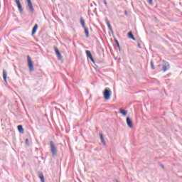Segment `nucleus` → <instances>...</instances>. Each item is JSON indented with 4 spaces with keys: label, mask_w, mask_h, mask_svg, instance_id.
Instances as JSON below:
<instances>
[{
    "label": "nucleus",
    "mask_w": 182,
    "mask_h": 182,
    "mask_svg": "<svg viewBox=\"0 0 182 182\" xmlns=\"http://www.w3.org/2000/svg\"><path fill=\"white\" fill-rule=\"evenodd\" d=\"M8 76V73L6 72V70H3V79L4 82H6V77Z\"/></svg>",
    "instance_id": "14"
},
{
    "label": "nucleus",
    "mask_w": 182,
    "mask_h": 182,
    "mask_svg": "<svg viewBox=\"0 0 182 182\" xmlns=\"http://www.w3.org/2000/svg\"><path fill=\"white\" fill-rule=\"evenodd\" d=\"M50 149L53 157H56L58 156V147L55 145V143L53 141H50Z\"/></svg>",
    "instance_id": "1"
},
{
    "label": "nucleus",
    "mask_w": 182,
    "mask_h": 182,
    "mask_svg": "<svg viewBox=\"0 0 182 182\" xmlns=\"http://www.w3.org/2000/svg\"><path fill=\"white\" fill-rule=\"evenodd\" d=\"M25 144H26V146H27V147H29V146H31V144H29V139H26Z\"/></svg>",
    "instance_id": "21"
},
{
    "label": "nucleus",
    "mask_w": 182,
    "mask_h": 182,
    "mask_svg": "<svg viewBox=\"0 0 182 182\" xmlns=\"http://www.w3.org/2000/svg\"><path fill=\"white\" fill-rule=\"evenodd\" d=\"M100 137L101 143H102L104 146H106V141H105V137H103V134L100 133Z\"/></svg>",
    "instance_id": "12"
},
{
    "label": "nucleus",
    "mask_w": 182,
    "mask_h": 182,
    "mask_svg": "<svg viewBox=\"0 0 182 182\" xmlns=\"http://www.w3.org/2000/svg\"><path fill=\"white\" fill-rule=\"evenodd\" d=\"M119 113L122 114V116H127V110H124L123 109H119Z\"/></svg>",
    "instance_id": "17"
},
{
    "label": "nucleus",
    "mask_w": 182,
    "mask_h": 182,
    "mask_svg": "<svg viewBox=\"0 0 182 182\" xmlns=\"http://www.w3.org/2000/svg\"><path fill=\"white\" fill-rule=\"evenodd\" d=\"M27 1V6L30 11L31 14H33L35 12V9H33V4H32V1L26 0Z\"/></svg>",
    "instance_id": "6"
},
{
    "label": "nucleus",
    "mask_w": 182,
    "mask_h": 182,
    "mask_svg": "<svg viewBox=\"0 0 182 182\" xmlns=\"http://www.w3.org/2000/svg\"><path fill=\"white\" fill-rule=\"evenodd\" d=\"M91 6H93V4H91Z\"/></svg>",
    "instance_id": "29"
},
{
    "label": "nucleus",
    "mask_w": 182,
    "mask_h": 182,
    "mask_svg": "<svg viewBox=\"0 0 182 182\" xmlns=\"http://www.w3.org/2000/svg\"><path fill=\"white\" fill-rule=\"evenodd\" d=\"M162 168H164V165H161Z\"/></svg>",
    "instance_id": "27"
},
{
    "label": "nucleus",
    "mask_w": 182,
    "mask_h": 182,
    "mask_svg": "<svg viewBox=\"0 0 182 182\" xmlns=\"http://www.w3.org/2000/svg\"><path fill=\"white\" fill-rule=\"evenodd\" d=\"M170 69V63L166 60H163V65H162V70L163 72H166V70H168Z\"/></svg>",
    "instance_id": "5"
},
{
    "label": "nucleus",
    "mask_w": 182,
    "mask_h": 182,
    "mask_svg": "<svg viewBox=\"0 0 182 182\" xmlns=\"http://www.w3.org/2000/svg\"><path fill=\"white\" fill-rule=\"evenodd\" d=\"M151 68L152 70H154L155 68H154V63L153 62V60H151Z\"/></svg>",
    "instance_id": "22"
},
{
    "label": "nucleus",
    "mask_w": 182,
    "mask_h": 182,
    "mask_svg": "<svg viewBox=\"0 0 182 182\" xmlns=\"http://www.w3.org/2000/svg\"><path fill=\"white\" fill-rule=\"evenodd\" d=\"M95 6H96L97 5H96V3H95Z\"/></svg>",
    "instance_id": "28"
},
{
    "label": "nucleus",
    "mask_w": 182,
    "mask_h": 182,
    "mask_svg": "<svg viewBox=\"0 0 182 182\" xmlns=\"http://www.w3.org/2000/svg\"><path fill=\"white\" fill-rule=\"evenodd\" d=\"M85 53L87 55V58L90 59L91 62H92V63H94V65H95L96 66V62L95 61V59L93 58V55H92V53L90 52V50H86Z\"/></svg>",
    "instance_id": "4"
},
{
    "label": "nucleus",
    "mask_w": 182,
    "mask_h": 182,
    "mask_svg": "<svg viewBox=\"0 0 182 182\" xmlns=\"http://www.w3.org/2000/svg\"><path fill=\"white\" fill-rule=\"evenodd\" d=\"M80 22L81 26H82V28H86V23H85V19H83L82 17L80 18Z\"/></svg>",
    "instance_id": "16"
},
{
    "label": "nucleus",
    "mask_w": 182,
    "mask_h": 182,
    "mask_svg": "<svg viewBox=\"0 0 182 182\" xmlns=\"http://www.w3.org/2000/svg\"><path fill=\"white\" fill-rule=\"evenodd\" d=\"M27 63H28L29 70L32 72L33 70V61H32V59L29 55H27Z\"/></svg>",
    "instance_id": "3"
},
{
    "label": "nucleus",
    "mask_w": 182,
    "mask_h": 182,
    "mask_svg": "<svg viewBox=\"0 0 182 182\" xmlns=\"http://www.w3.org/2000/svg\"><path fill=\"white\" fill-rule=\"evenodd\" d=\"M137 46L139 49H141V46L140 45V43H138Z\"/></svg>",
    "instance_id": "25"
},
{
    "label": "nucleus",
    "mask_w": 182,
    "mask_h": 182,
    "mask_svg": "<svg viewBox=\"0 0 182 182\" xmlns=\"http://www.w3.org/2000/svg\"><path fill=\"white\" fill-rule=\"evenodd\" d=\"M38 177L41 182H45V176H43V173L39 172L38 173Z\"/></svg>",
    "instance_id": "11"
},
{
    "label": "nucleus",
    "mask_w": 182,
    "mask_h": 182,
    "mask_svg": "<svg viewBox=\"0 0 182 182\" xmlns=\"http://www.w3.org/2000/svg\"><path fill=\"white\" fill-rule=\"evenodd\" d=\"M103 3L105 4L106 8H107V1L106 0H103Z\"/></svg>",
    "instance_id": "23"
},
{
    "label": "nucleus",
    "mask_w": 182,
    "mask_h": 182,
    "mask_svg": "<svg viewBox=\"0 0 182 182\" xmlns=\"http://www.w3.org/2000/svg\"><path fill=\"white\" fill-rule=\"evenodd\" d=\"M114 42L117 46V48H119V50H120V43H119V41H117V39H114Z\"/></svg>",
    "instance_id": "20"
},
{
    "label": "nucleus",
    "mask_w": 182,
    "mask_h": 182,
    "mask_svg": "<svg viewBox=\"0 0 182 182\" xmlns=\"http://www.w3.org/2000/svg\"><path fill=\"white\" fill-rule=\"evenodd\" d=\"M124 15H127V16L128 15L127 11H124Z\"/></svg>",
    "instance_id": "26"
},
{
    "label": "nucleus",
    "mask_w": 182,
    "mask_h": 182,
    "mask_svg": "<svg viewBox=\"0 0 182 182\" xmlns=\"http://www.w3.org/2000/svg\"><path fill=\"white\" fill-rule=\"evenodd\" d=\"M106 23L108 26V28L109 30L111 31V32H113V28H112V25L110 24V22H109V21H106Z\"/></svg>",
    "instance_id": "18"
},
{
    "label": "nucleus",
    "mask_w": 182,
    "mask_h": 182,
    "mask_svg": "<svg viewBox=\"0 0 182 182\" xmlns=\"http://www.w3.org/2000/svg\"><path fill=\"white\" fill-rule=\"evenodd\" d=\"M128 38H129V39H132V41H136V38L134 37V36L133 35V32L129 31L128 33Z\"/></svg>",
    "instance_id": "13"
},
{
    "label": "nucleus",
    "mask_w": 182,
    "mask_h": 182,
    "mask_svg": "<svg viewBox=\"0 0 182 182\" xmlns=\"http://www.w3.org/2000/svg\"><path fill=\"white\" fill-rule=\"evenodd\" d=\"M14 1L17 5V8H18L20 14H22L23 12V8L22 7V4H21V1H19V0H14Z\"/></svg>",
    "instance_id": "7"
},
{
    "label": "nucleus",
    "mask_w": 182,
    "mask_h": 182,
    "mask_svg": "<svg viewBox=\"0 0 182 182\" xmlns=\"http://www.w3.org/2000/svg\"><path fill=\"white\" fill-rule=\"evenodd\" d=\"M148 2L150 5H153V0H148Z\"/></svg>",
    "instance_id": "24"
},
{
    "label": "nucleus",
    "mask_w": 182,
    "mask_h": 182,
    "mask_svg": "<svg viewBox=\"0 0 182 182\" xmlns=\"http://www.w3.org/2000/svg\"><path fill=\"white\" fill-rule=\"evenodd\" d=\"M84 31H85V36L86 38H89V28H87V27H85L83 28Z\"/></svg>",
    "instance_id": "19"
},
{
    "label": "nucleus",
    "mask_w": 182,
    "mask_h": 182,
    "mask_svg": "<svg viewBox=\"0 0 182 182\" xmlns=\"http://www.w3.org/2000/svg\"><path fill=\"white\" fill-rule=\"evenodd\" d=\"M127 124L129 129H133V121H132L129 117H127Z\"/></svg>",
    "instance_id": "8"
},
{
    "label": "nucleus",
    "mask_w": 182,
    "mask_h": 182,
    "mask_svg": "<svg viewBox=\"0 0 182 182\" xmlns=\"http://www.w3.org/2000/svg\"><path fill=\"white\" fill-rule=\"evenodd\" d=\"M37 31H38V23H36L32 29V32H31L32 36H33V35L36 33Z\"/></svg>",
    "instance_id": "10"
},
{
    "label": "nucleus",
    "mask_w": 182,
    "mask_h": 182,
    "mask_svg": "<svg viewBox=\"0 0 182 182\" xmlns=\"http://www.w3.org/2000/svg\"><path fill=\"white\" fill-rule=\"evenodd\" d=\"M54 50L58 59L60 60V59H62V54L60 53V51H59V49L58 48V47L54 46Z\"/></svg>",
    "instance_id": "9"
},
{
    "label": "nucleus",
    "mask_w": 182,
    "mask_h": 182,
    "mask_svg": "<svg viewBox=\"0 0 182 182\" xmlns=\"http://www.w3.org/2000/svg\"><path fill=\"white\" fill-rule=\"evenodd\" d=\"M102 95L105 100H110V97H112V90L109 88H105Z\"/></svg>",
    "instance_id": "2"
},
{
    "label": "nucleus",
    "mask_w": 182,
    "mask_h": 182,
    "mask_svg": "<svg viewBox=\"0 0 182 182\" xmlns=\"http://www.w3.org/2000/svg\"><path fill=\"white\" fill-rule=\"evenodd\" d=\"M18 131L19 132V133L23 134L24 133V130H23V127L22 125H18L17 127Z\"/></svg>",
    "instance_id": "15"
}]
</instances>
